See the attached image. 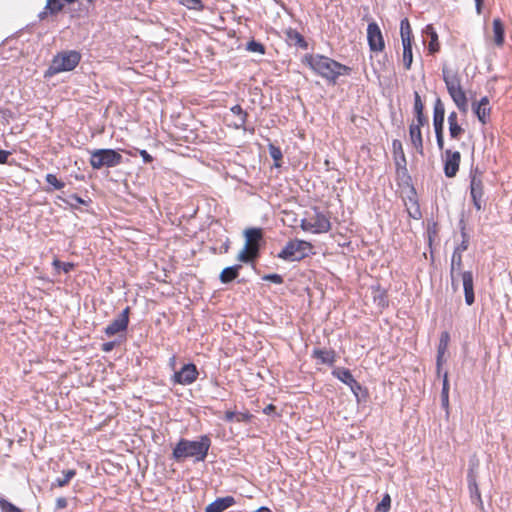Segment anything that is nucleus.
Instances as JSON below:
<instances>
[{"instance_id":"2f4dec72","label":"nucleus","mask_w":512,"mask_h":512,"mask_svg":"<svg viewBox=\"0 0 512 512\" xmlns=\"http://www.w3.org/2000/svg\"><path fill=\"white\" fill-rule=\"evenodd\" d=\"M403 46V64L406 70H410L413 62L412 42L402 43Z\"/></svg>"},{"instance_id":"bb28decb","label":"nucleus","mask_w":512,"mask_h":512,"mask_svg":"<svg viewBox=\"0 0 512 512\" xmlns=\"http://www.w3.org/2000/svg\"><path fill=\"white\" fill-rule=\"evenodd\" d=\"M393 154L397 166H405L406 158L403 151L402 143L400 140L395 139L392 142Z\"/></svg>"},{"instance_id":"c756f323","label":"nucleus","mask_w":512,"mask_h":512,"mask_svg":"<svg viewBox=\"0 0 512 512\" xmlns=\"http://www.w3.org/2000/svg\"><path fill=\"white\" fill-rule=\"evenodd\" d=\"M494 42L501 46L504 43V26L499 18L493 20Z\"/></svg>"},{"instance_id":"c9c22d12","label":"nucleus","mask_w":512,"mask_h":512,"mask_svg":"<svg viewBox=\"0 0 512 512\" xmlns=\"http://www.w3.org/2000/svg\"><path fill=\"white\" fill-rule=\"evenodd\" d=\"M464 132V128L458 122L449 125V136L451 139L459 140Z\"/></svg>"},{"instance_id":"dca6fc26","label":"nucleus","mask_w":512,"mask_h":512,"mask_svg":"<svg viewBox=\"0 0 512 512\" xmlns=\"http://www.w3.org/2000/svg\"><path fill=\"white\" fill-rule=\"evenodd\" d=\"M449 95L459 111L465 115L468 112V99L463 87L450 91Z\"/></svg>"},{"instance_id":"13d9d810","label":"nucleus","mask_w":512,"mask_h":512,"mask_svg":"<svg viewBox=\"0 0 512 512\" xmlns=\"http://www.w3.org/2000/svg\"><path fill=\"white\" fill-rule=\"evenodd\" d=\"M475 105H481L482 107H489V99L488 97H482L478 103Z\"/></svg>"},{"instance_id":"7ed1b4c3","label":"nucleus","mask_w":512,"mask_h":512,"mask_svg":"<svg viewBox=\"0 0 512 512\" xmlns=\"http://www.w3.org/2000/svg\"><path fill=\"white\" fill-rule=\"evenodd\" d=\"M462 269V254H459L458 251H453L451 258V267H450V276H451V284L454 290L458 289L459 283L457 281V276H460L462 279L465 302L467 305H472L475 301L474 297V285H473V274L471 271H461Z\"/></svg>"},{"instance_id":"49530a36","label":"nucleus","mask_w":512,"mask_h":512,"mask_svg":"<svg viewBox=\"0 0 512 512\" xmlns=\"http://www.w3.org/2000/svg\"><path fill=\"white\" fill-rule=\"evenodd\" d=\"M250 418H251V415L248 412H246V413L239 412L236 415L237 422H249Z\"/></svg>"},{"instance_id":"2eb2a0df","label":"nucleus","mask_w":512,"mask_h":512,"mask_svg":"<svg viewBox=\"0 0 512 512\" xmlns=\"http://www.w3.org/2000/svg\"><path fill=\"white\" fill-rule=\"evenodd\" d=\"M236 503L234 497L226 496L215 499L205 508V512H223Z\"/></svg>"},{"instance_id":"a878e982","label":"nucleus","mask_w":512,"mask_h":512,"mask_svg":"<svg viewBox=\"0 0 512 512\" xmlns=\"http://www.w3.org/2000/svg\"><path fill=\"white\" fill-rule=\"evenodd\" d=\"M449 340H450L449 333L443 332L440 336L439 345H438V349H437V367H438V369L440 368L444 354L447 351Z\"/></svg>"},{"instance_id":"9d476101","label":"nucleus","mask_w":512,"mask_h":512,"mask_svg":"<svg viewBox=\"0 0 512 512\" xmlns=\"http://www.w3.org/2000/svg\"><path fill=\"white\" fill-rule=\"evenodd\" d=\"M367 41L372 52H382L385 48L382 32L376 22H371L367 26Z\"/></svg>"},{"instance_id":"0eeeda50","label":"nucleus","mask_w":512,"mask_h":512,"mask_svg":"<svg viewBox=\"0 0 512 512\" xmlns=\"http://www.w3.org/2000/svg\"><path fill=\"white\" fill-rule=\"evenodd\" d=\"M122 156L112 149H100L91 154L90 163L94 169L104 166L113 167L118 164Z\"/></svg>"},{"instance_id":"b1692460","label":"nucleus","mask_w":512,"mask_h":512,"mask_svg":"<svg viewBox=\"0 0 512 512\" xmlns=\"http://www.w3.org/2000/svg\"><path fill=\"white\" fill-rule=\"evenodd\" d=\"M230 111L237 116L238 120L234 123V128L245 129L247 122L248 113L242 109L240 105H234L230 108Z\"/></svg>"},{"instance_id":"a19ab883","label":"nucleus","mask_w":512,"mask_h":512,"mask_svg":"<svg viewBox=\"0 0 512 512\" xmlns=\"http://www.w3.org/2000/svg\"><path fill=\"white\" fill-rule=\"evenodd\" d=\"M45 179L46 182L53 186L56 190H61L65 186V184L62 181L58 180L54 174H47Z\"/></svg>"},{"instance_id":"4d7b16f0","label":"nucleus","mask_w":512,"mask_h":512,"mask_svg":"<svg viewBox=\"0 0 512 512\" xmlns=\"http://www.w3.org/2000/svg\"><path fill=\"white\" fill-rule=\"evenodd\" d=\"M351 389V391L358 396V391L361 390V385L356 381V385H348Z\"/></svg>"},{"instance_id":"ea45409f","label":"nucleus","mask_w":512,"mask_h":512,"mask_svg":"<svg viewBox=\"0 0 512 512\" xmlns=\"http://www.w3.org/2000/svg\"><path fill=\"white\" fill-rule=\"evenodd\" d=\"M391 506V498L388 494L376 506V512H388Z\"/></svg>"},{"instance_id":"864d4df0","label":"nucleus","mask_w":512,"mask_h":512,"mask_svg":"<svg viewBox=\"0 0 512 512\" xmlns=\"http://www.w3.org/2000/svg\"><path fill=\"white\" fill-rule=\"evenodd\" d=\"M446 392H449L447 373L444 374V378H443L442 394H446Z\"/></svg>"},{"instance_id":"a18cd8bd","label":"nucleus","mask_w":512,"mask_h":512,"mask_svg":"<svg viewBox=\"0 0 512 512\" xmlns=\"http://www.w3.org/2000/svg\"><path fill=\"white\" fill-rule=\"evenodd\" d=\"M262 280L263 281H269V282H272L274 284H282L283 283V277L280 275V274H276V273H273V274H266L262 277Z\"/></svg>"},{"instance_id":"8fccbe9b","label":"nucleus","mask_w":512,"mask_h":512,"mask_svg":"<svg viewBox=\"0 0 512 512\" xmlns=\"http://www.w3.org/2000/svg\"><path fill=\"white\" fill-rule=\"evenodd\" d=\"M67 506V500L63 497H59L56 500V509H63Z\"/></svg>"},{"instance_id":"69168bd1","label":"nucleus","mask_w":512,"mask_h":512,"mask_svg":"<svg viewBox=\"0 0 512 512\" xmlns=\"http://www.w3.org/2000/svg\"><path fill=\"white\" fill-rule=\"evenodd\" d=\"M274 409V406L272 404L268 405L265 409H264V412L265 413H268L269 411L273 410Z\"/></svg>"},{"instance_id":"4468645a","label":"nucleus","mask_w":512,"mask_h":512,"mask_svg":"<svg viewBox=\"0 0 512 512\" xmlns=\"http://www.w3.org/2000/svg\"><path fill=\"white\" fill-rule=\"evenodd\" d=\"M445 119V107L440 98H437L434 103L433 110V125L435 132L443 131Z\"/></svg>"},{"instance_id":"e2e57ef3","label":"nucleus","mask_w":512,"mask_h":512,"mask_svg":"<svg viewBox=\"0 0 512 512\" xmlns=\"http://www.w3.org/2000/svg\"><path fill=\"white\" fill-rule=\"evenodd\" d=\"M128 314H129V311H128V306H127L126 308H124L122 310L120 319H128Z\"/></svg>"},{"instance_id":"423d86ee","label":"nucleus","mask_w":512,"mask_h":512,"mask_svg":"<svg viewBox=\"0 0 512 512\" xmlns=\"http://www.w3.org/2000/svg\"><path fill=\"white\" fill-rule=\"evenodd\" d=\"M81 56L76 51H67L56 55L48 69L50 75L73 70L80 62Z\"/></svg>"},{"instance_id":"1a4fd4ad","label":"nucleus","mask_w":512,"mask_h":512,"mask_svg":"<svg viewBox=\"0 0 512 512\" xmlns=\"http://www.w3.org/2000/svg\"><path fill=\"white\" fill-rule=\"evenodd\" d=\"M199 372L195 364L193 363H187L183 365V367L176 371L171 381L173 384H180V385H191L194 383L198 378Z\"/></svg>"},{"instance_id":"473e14b6","label":"nucleus","mask_w":512,"mask_h":512,"mask_svg":"<svg viewBox=\"0 0 512 512\" xmlns=\"http://www.w3.org/2000/svg\"><path fill=\"white\" fill-rule=\"evenodd\" d=\"M76 475V471L74 469H69L63 472L62 477H58L53 483L54 486L64 487L69 483V481Z\"/></svg>"},{"instance_id":"052dcab7","label":"nucleus","mask_w":512,"mask_h":512,"mask_svg":"<svg viewBox=\"0 0 512 512\" xmlns=\"http://www.w3.org/2000/svg\"><path fill=\"white\" fill-rule=\"evenodd\" d=\"M475 1V5H476V11L478 14L481 13V8H482V4H483V0H474Z\"/></svg>"},{"instance_id":"bf43d9fd","label":"nucleus","mask_w":512,"mask_h":512,"mask_svg":"<svg viewBox=\"0 0 512 512\" xmlns=\"http://www.w3.org/2000/svg\"><path fill=\"white\" fill-rule=\"evenodd\" d=\"M449 392H446V394L441 393V399H442V405L447 407L449 404Z\"/></svg>"},{"instance_id":"c03bdc74","label":"nucleus","mask_w":512,"mask_h":512,"mask_svg":"<svg viewBox=\"0 0 512 512\" xmlns=\"http://www.w3.org/2000/svg\"><path fill=\"white\" fill-rule=\"evenodd\" d=\"M63 5L59 0H47L46 9L51 13H57L62 9Z\"/></svg>"},{"instance_id":"58836bf2","label":"nucleus","mask_w":512,"mask_h":512,"mask_svg":"<svg viewBox=\"0 0 512 512\" xmlns=\"http://www.w3.org/2000/svg\"><path fill=\"white\" fill-rule=\"evenodd\" d=\"M53 266L58 273L60 272V270H62L64 273H69L73 269L74 264L70 262H61L56 259L53 261Z\"/></svg>"},{"instance_id":"6e6d98bb","label":"nucleus","mask_w":512,"mask_h":512,"mask_svg":"<svg viewBox=\"0 0 512 512\" xmlns=\"http://www.w3.org/2000/svg\"><path fill=\"white\" fill-rule=\"evenodd\" d=\"M410 217L414 218V219H419L421 218V211L419 210V208L417 207L415 209V211H408Z\"/></svg>"},{"instance_id":"37998d69","label":"nucleus","mask_w":512,"mask_h":512,"mask_svg":"<svg viewBox=\"0 0 512 512\" xmlns=\"http://www.w3.org/2000/svg\"><path fill=\"white\" fill-rule=\"evenodd\" d=\"M1 512H22L18 507L5 499H0Z\"/></svg>"},{"instance_id":"3c124183","label":"nucleus","mask_w":512,"mask_h":512,"mask_svg":"<svg viewBox=\"0 0 512 512\" xmlns=\"http://www.w3.org/2000/svg\"><path fill=\"white\" fill-rule=\"evenodd\" d=\"M236 415H237V413H236V412H234V411H227V412L225 413V417H224V419H225V421H227V422H232V421L236 420Z\"/></svg>"},{"instance_id":"338daca9","label":"nucleus","mask_w":512,"mask_h":512,"mask_svg":"<svg viewBox=\"0 0 512 512\" xmlns=\"http://www.w3.org/2000/svg\"><path fill=\"white\" fill-rule=\"evenodd\" d=\"M175 362H176V358H175V356L171 357V358H170V361H169L170 366H171V367H174Z\"/></svg>"},{"instance_id":"412c9836","label":"nucleus","mask_w":512,"mask_h":512,"mask_svg":"<svg viewBox=\"0 0 512 512\" xmlns=\"http://www.w3.org/2000/svg\"><path fill=\"white\" fill-rule=\"evenodd\" d=\"M241 269V265H233L226 267L220 273L219 279L221 283L228 284L235 280L239 275V270Z\"/></svg>"},{"instance_id":"a211bd4d","label":"nucleus","mask_w":512,"mask_h":512,"mask_svg":"<svg viewBox=\"0 0 512 512\" xmlns=\"http://www.w3.org/2000/svg\"><path fill=\"white\" fill-rule=\"evenodd\" d=\"M244 235L246 237V246L252 249L255 245L259 249V242L263 237L262 230L260 228H248L245 230Z\"/></svg>"},{"instance_id":"cd10ccee","label":"nucleus","mask_w":512,"mask_h":512,"mask_svg":"<svg viewBox=\"0 0 512 512\" xmlns=\"http://www.w3.org/2000/svg\"><path fill=\"white\" fill-rule=\"evenodd\" d=\"M258 255V248L254 245L251 248H249L248 246L244 245V247L242 248V250L239 252L238 256H237V259L240 261V262H243V263H248L250 261H252L255 257H257Z\"/></svg>"},{"instance_id":"f3484780","label":"nucleus","mask_w":512,"mask_h":512,"mask_svg":"<svg viewBox=\"0 0 512 512\" xmlns=\"http://www.w3.org/2000/svg\"><path fill=\"white\" fill-rule=\"evenodd\" d=\"M286 40L290 45L297 46L302 49H307L308 44L304 37L295 29L289 28L285 32Z\"/></svg>"},{"instance_id":"aec40b11","label":"nucleus","mask_w":512,"mask_h":512,"mask_svg":"<svg viewBox=\"0 0 512 512\" xmlns=\"http://www.w3.org/2000/svg\"><path fill=\"white\" fill-rule=\"evenodd\" d=\"M332 375L347 386L356 385V380L349 369L337 367L332 371Z\"/></svg>"},{"instance_id":"4c0bfd02","label":"nucleus","mask_w":512,"mask_h":512,"mask_svg":"<svg viewBox=\"0 0 512 512\" xmlns=\"http://www.w3.org/2000/svg\"><path fill=\"white\" fill-rule=\"evenodd\" d=\"M138 155L142 157L145 163L152 162L153 160L152 156L146 150L130 148V158L137 157Z\"/></svg>"},{"instance_id":"79ce46f5","label":"nucleus","mask_w":512,"mask_h":512,"mask_svg":"<svg viewBox=\"0 0 512 512\" xmlns=\"http://www.w3.org/2000/svg\"><path fill=\"white\" fill-rule=\"evenodd\" d=\"M247 50L250 52H255V53H259V54L265 53L264 45L261 44L260 42L254 41V40L247 43Z\"/></svg>"},{"instance_id":"ddd939ff","label":"nucleus","mask_w":512,"mask_h":512,"mask_svg":"<svg viewBox=\"0 0 512 512\" xmlns=\"http://www.w3.org/2000/svg\"><path fill=\"white\" fill-rule=\"evenodd\" d=\"M442 77L443 81L446 85L448 94L450 91L459 89L462 87L461 85V78L457 71L451 70L448 67L444 66L442 68Z\"/></svg>"},{"instance_id":"de8ad7c7","label":"nucleus","mask_w":512,"mask_h":512,"mask_svg":"<svg viewBox=\"0 0 512 512\" xmlns=\"http://www.w3.org/2000/svg\"><path fill=\"white\" fill-rule=\"evenodd\" d=\"M437 146L440 150L444 147L443 131L435 132Z\"/></svg>"},{"instance_id":"72a5a7b5","label":"nucleus","mask_w":512,"mask_h":512,"mask_svg":"<svg viewBox=\"0 0 512 512\" xmlns=\"http://www.w3.org/2000/svg\"><path fill=\"white\" fill-rule=\"evenodd\" d=\"M474 113L476 114L478 120L485 124L487 118L490 115V107H482L481 105H473Z\"/></svg>"},{"instance_id":"39448f33","label":"nucleus","mask_w":512,"mask_h":512,"mask_svg":"<svg viewBox=\"0 0 512 512\" xmlns=\"http://www.w3.org/2000/svg\"><path fill=\"white\" fill-rule=\"evenodd\" d=\"M311 249L310 242L299 239L290 240L279 252L278 258L286 261H299L305 258Z\"/></svg>"},{"instance_id":"7c9ffc66","label":"nucleus","mask_w":512,"mask_h":512,"mask_svg":"<svg viewBox=\"0 0 512 512\" xmlns=\"http://www.w3.org/2000/svg\"><path fill=\"white\" fill-rule=\"evenodd\" d=\"M400 35L402 43L412 42V29L407 18L400 22Z\"/></svg>"},{"instance_id":"20e7f679","label":"nucleus","mask_w":512,"mask_h":512,"mask_svg":"<svg viewBox=\"0 0 512 512\" xmlns=\"http://www.w3.org/2000/svg\"><path fill=\"white\" fill-rule=\"evenodd\" d=\"M300 227L303 231L322 234L330 230L331 223L329 217L315 207L312 213H308L307 216L301 220Z\"/></svg>"},{"instance_id":"e433bc0d","label":"nucleus","mask_w":512,"mask_h":512,"mask_svg":"<svg viewBox=\"0 0 512 512\" xmlns=\"http://www.w3.org/2000/svg\"><path fill=\"white\" fill-rule=\"evenodd\" d=\"M268 150L270 157L275 161V166L279 167V161L282 159L283 156L281 149L273 144H269Z\"/></svg>"},{"instance_id":"f704fd0d","label":"nucleus","mask_w":512,"mask_h":512,"mask_svg":"<svg viewBox=\"0 0 512 512\" xmlns=\"http://www.w3.org/2000/svg\"><path fill=\"white\" fill-rule=\"evenodd\" d=\"M179 4L185 6L189 10L202 11L204 4L202 0H176Z\"/></svg>"},{"instance_id":"6ab92c4d","label":"nucleus","mask_w":512,"mask_h":512,"mask_svg":"<svg viewBox=\"0 0 512 512\" xmlns=\"http://www.w3.org/2000/svg\"><path fill=\"white\" fill-rule=\"evenodd\" d=\"M312 356L320 361L321 364L333 365L335 362V352L333 350L314 349Z\"/></svg>"},{"instance_id":"5fc2aeb1","label":"nucleus","mask_w":512,"mask_h":512,"mask_svg":"<svg viewBox=\"0 0 512 512\" xmlns=\"http://www.w3.org/2000/svg\"><path fill=\"white\" fill-rule=\"evenodd\" d=\"M9 156V152L5 150H0V164H4L7 162Z\"/></svg>"},{"instance_id":"c85d7f7f","label":"nucleus","mask_w":512,"mask_h":512,"mask_svg":"<svg viewBox=\"0 0 512 512\" xmlns=\"http://www.w3.org/2000/svg\"><path fill=\"white\" fill-rule=\"evenodd\" d=\"M127 325L128 319H116L106 327L105 332L107 335L113 336L124 330Z\"/></svg>"},{"instance_id":"9b49d317","label":"nucleus","mask_w":512,"mask_h":512,"mask_svg":"<svg viewBox=\"0 0 512 512\" xmlns=\"http://www.w3.org/2000/svg\"><path fill=\"white\" fill-rule=\"evenodd\" d=\"M444 174L448 178H453L456 176L460 161L461 155L458 151H453L452 149H446L444 152Z\"/></svg>"},{"instance_id":"603ef678","label":"nucleus","mask_w":512,"mask_h":512,"mask_svg":"<svg viewBox=\"0 0 512 512\" xmlns=\"http://www.w3.org/2000/svg\"><path fill=\"white\" fill-rule=\"evenodd\" d=\"M458 122V115L455 111H452L448 115V125L454 124Z\"/></svg>"},{"instance_id":"393cba45","label":"nucleus","mask_w":512,"mask_h":512,"mask_svg":"<svg viewBox=\"0 0 512 512\" xmlns=\"http://www.w3.org/2000/svg\"><path fill=\"white\" fill-rule=\"evenodd\" d=\"M468 487H469L470 497H471L472 502L477 505H482L480 491H479L476 479L472 474L468 475Z\"/></svg>"},{"instance_id":"6e6552de","label":"nucleus","mask_w":512,"mask_h":512,"mask_svg":"<svg viewBox=\"0 0 512 512\" xmlns=\"http://www.w3.org/2000/svg\"><path fill=\"white\" fill-rule=\"evenodd\" d=\"M470 195L474 207L480 211L484 207V186L482 181V173L478 168L472 169L470 172Z\"/></svg>"},{"instance_id":"4be33fe9","label":"nucleus","mask_w":512,"mask_h":512,"mask_svg":"<svg viewBox=\"0 0 512 512\" xmlns=\"http://www.w3.org/2000/svg\"><path fill=\"white\" fill-rule=\"evenodd\" d=\"M413 110H414L415 117H416L415 121L419 122L420 124L427 123V118L424 116V113H423L424 104L422 102L420 94L417 91L414 92Z\"/></svg>"},{"instance_id":"09e8293b","label":"nucleus","mask_w":512,"mask_h":512,"mask_svg":"<svg viewBox=\"0 0 512 512\" xmlns=\"http://www.w3.org/2000/svg\"><path fill=\"white\" fill-rule=\"evenodd\" d=\"M468 248V240L467 239H463L461 244H459L455 249L454 251H458L459 254H462L464 251H466Z\"/></svg>"},{"instance_id":"f8f14e48","label":"nucleus","mask_w":512,"mask_h":512,"mask_svg":"<svg viewBox=\"0 0 512 512\" xmlns=\"http://www.w3.org/2000/svg\"><path fill=\"white\" fill-rule=\"evenodd\" d=\"M424 124H420L417 121H413L409 126V138L411 141V144L415 148V150L423 155V139H422V133H421V127Z\"/></svg>"},{"instance_id":"0e129e2a","label":"nucleus","mask_w":512,"mask_h":512,"mask_svg":"<svg viewBox=\"0 0 512 512\" xmlns=\"http://www.w3.org/2000/svg\"><path fill=\"white\" fill-rule=\"evenodd\" d=\"M254 512H272V511L267 507H260L259 509H257Z\"/></svg>"},{"instance_id":"f257e3e1","label":"nucleus","mask_w":512,"mask_h":512,"mask_svg":"<svg viewBox=\"0 0 512 512\" xmlns=\"http://www.w3.org/2000/svg\"><path fill=\"white\" fill-rule=\"evenodd\" d=\"M305 62L318 75L329 82L336 83L337 78L349 74L351 68L323 55H306Z\"/></svg>"},{"instance_id":"774afa93","label":"nucleus","mask_w":512,"mask_h":512,"mask_svg":"<svg viewBox=\"0 0 512 512\" xmlns=\"http://www.w3.org/2000/svg\"><path fill=\"white\" fill-rule=\"evenodd\" d=\"M45 15H46V12H41V13L39 14L40 19H43Z\"/></svg>"},{"instance_id":"5701e85b","label":"nucleus","mask_w":512,"mask_h":512,"mask_svg":"<svg viewBox=\"0 0 512 512\" xmlns=\"http://www.w3.org/2000/svg\"><path fill=\"white\" fill-rule=\"evenodd\" d=\"M423 32L430 38L429 41V52L434 54L439 51L440 45L438 42V34L431 24L427 25Z\"/></svg>"},{"instance_id":"f03ea898","label":"nucleus","mask_w":512,"mask_h":512,"mask_svg":"<svg viewBox=\"0 0 512 512\" xmlns=\"http://www.w3.org/2000/svg\"><path fill=\"white\" fill-rule=\"evenodd\" d=\"M211 440L207 435L200 436L199 440L191 441L180 439L173 449V458L180 462L186 458L193 457L195 461H204L207 457Z\"/></svg>"},{"instance_id":"680f3d73","label":"nucleus","mask_w":512,"mask_h":512,"mask_svg":"<svg viewBox=\"0 0 512 512\" xmlns=\"http://www.w3.org/2000/svg\"><path fill=\"white\" fill-rule=\"evenodd\" d=\"M113 347H114V343L113 342H108V343H105L103 345V350L104 351H110V350L113 349Z\"/></svg>"}]
</instances>
